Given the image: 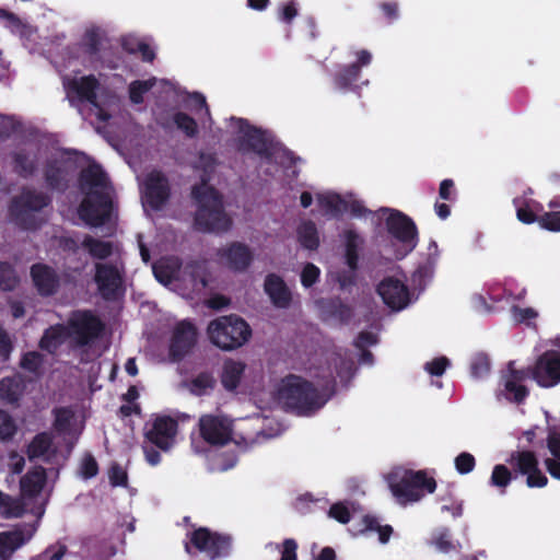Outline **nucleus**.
Instances as JSON below:
<instances>
[{"mask_svg":"<svg viewBox=\"0 0 560 560\" xmlns=\"http://www.w3.org/2000/svg\"><path fill=\"white\" fill-rule=\"evenodd\" d=\"M81 189L85 194L80 208V218L92 226L102 225L109 217L110 186L101 167L91 164L81 173Z\"/></svg>","mask_w":560,"mask_h":560,"instance_id":"1","label":"nucleus"},{"mask_svg":"<svg viewBox=\"0 0 560 560\" xmlns=\"http://www.w3.org/2000/svg\"><path fill=\"white\" fill-rule=\"evenodd\" d=\"M102 330L101 322L88 312L73 313L69 319L68 328L55 325L46 329L39 347L48 352H54L69 336L78 345H88L96 338Z\"/></svg>","mask_w":560,"mask_h":560,"instance_id":"2","label":"nucleus"},{"mask_svg":"<svg viewBox=\"0 0 560 560\" xmlns=\"http://www.w3.org/2000/svg\"><path fill=\"white\" fill-rule=\"evenodd\" d=\"M197 202L195 226L202 232H224L231 226V219L223 210L219 194L206 183L192 189Z\"/></svg>","mask_w":560,"mask_h":560,"instance_id":"3","label":"nucleus"},{"mask_svg":"<svg viewBox=\"0 0 560 560\" xmlns=\"http://www.w3.org/2000/svg\"><path fill=\"white\" fill-rule=\"evenodd\" d=\"M278 401L299 415H310L324 406L328 397H323L303 378L291 375L282 380L277 390Z\"/></svg>","mask_w":560,"mask_h":560,"instance_id":"4","label":"nucleus"},{"mask_svg":"<svg viewBox=\"0 0 560 560\" xmlns=\"http://www.w3.org/2000/svg\"><path fill=\"white\" fill-rule=\"evenodd\" d=\"M389 489L398 503L406 505L419 501L424 490L432 493L436 483L423 471H411L401 468L394 469L387 476Z\"/></svg>","mask_w":560,"mask_h":560,"instance_id":"5","label":"nucleus"},{"mask_svg":"<svg viewBox=\"0 0 560 560\" xmlns=\"http://www.w3.org/2000/svg\"><path fill=\"white\" fill-rule=\"evenodd\" d=\"M207 332L210 341L224 351L242 347L252 334L247 323L236 315L221 316L211 320Z\"/></svg>","mask_w":560,"mask_h":560,"instance_id":"6","label":"nucleus"},{"mask_svg":"<svg viewBox=\"0 0 560 560\" xmlns=\"http://www.w3.org/2000/svg\"><path fill=\"white\" fill-rule=\"evenodd\" d=\"M65 85L70 100L78 97L81 101H88L90 103V115H94L103 121L109 118V114L100 107L95 101V89L98 86V83L93 75L71 79L67 81Z\"/></svg>","mask_w":560,"mask_h":560,"instance_id":"7","label":"nucleus"},{"mask_svg":"<svg viewBox=\"0 0 560 560\" xmlns=\"http://www.w3.org/2000/svg\"><path fill=\"white\" fill-rule=\"evenodd\" d=\"M208 279L209 273L205 264L196 261L187 264L177 275L175 291L190 298L191 294L201 292L208 285Z\"/></svg>","mask_w":560,"mask_h":560,"instance_id":"8","label":"nucleus"},{"mask_svg":"<svg viewBox=\"0 0 560 560\" xmlns=\"http://www.w3.org/2000/svg\"><path fill=\"white\" fill-rule=\"evenodd\" d=\"M47 205L48 198L45 195L27 190L14 200L11 212L19 224L25 229H33L35 225L30 220L31 213L39 211Z\"/></svg>","mask_w":560,"mask_h":560,"instance_id":"9","label":"nucleus"},{"mask_svg":"<svg viewBox=\"0 0 560 560\" xmlns=\"http://www.w3.org/2000/svg\"><path fill=\"white\" fill-rule=\"evenodd\" d=\"M218 261L234 271H245L254 259L252 248L241 242H232L217 250Z\"/></svg>","mask_w":560,"mask_h":560,"instance_id":"10","label":"nucleus"},{"mask_svg":"<svg viewBox=\"0 0 560 560\" xmlns=\"http://www.w3.org/2000/svg\"><path fill=\"white\" fill-rule=\"evenodd\" d=\"M236 128V142L240 151H254L258 154L267 152L270 139L265 132L253 128L243 119L234 120Z\"/></svg>","mask_w":560,"mask_h":560,"instance_id":"11","label":"nucleus"},{"mask_svg":"<svg viewBox=\"0 0 560 560\" xmlns=\"http://www.w3.org/2000/svg\"><path fill=\"white\" fill-rule=\"evenodd\" d=\"M170 197V186L166 177L160 172H151L144 182L142 203L154 210H160Z\"/></svg>","mask_w":560,"mask_h":560,"instance_id":"12","label":"nucleus"},{"mask_svg":"<svg viewBox=\"0 0 560 560\" xmlns=\"http://www.w3.org/2000/svg\"><path fill=\"white\" fill-rule=\"evenodd\" d=\"M534 380L544 387H551L560 382V353L547 351L541 354L533 371Z\"/></svg>","mask_w":560,"mask_h":560,"instance_id":"13","label":"nucleus"},{"mask_svg":"<svg viewBox=\"0 0 560 560\" xmlns=\"http://www.w3.org/2000/svg\"><path fill=\"white\" fill-rule=\"evenodd\" d=\"M199 429L205 441L213 445H223L231 439V423L220 416H202L199 419Z\"/></svg>","mask_w":560,"mask_h":560,"instance_id":"14","label":"nucleus"},{"mask_svg":"<svg viewBox=\"0 0 560 560\" xmlns=\"http://www.w3.org/2000/svg\"><path fill=\"white\" fill-rule=\"evenodd\" d=\"M94 280L102 296L110 299L122 284L121 269L117 265L98 262L95 265Z\"/></svg>","mask_w":560,"mask_h":560,"instance_id":"15","label":"nucleus"},{"mask_svg":"<svg viewBox=\"0 0 560 560\" xmlns=\"http://www.w3.org/2000/svg\"><path fill=\"white\" fill-rule=\"evenodd\" d=\"M388 211L389 215L386 219V226L388 232L398 241L413 248L416 245L417 230L413 222L396 210L384 209Z\"/></svg>","mask_w":560,"mask_h":560,"instance_id":"16","label":"nucleus"},{"mask_svg":"<svg viewBox=\"0 0 560 560\" xmlns=\"http://www.w3.org/2000/svg\"><path fill=\"white\" fill-rule=\"evenodd\" d=\"M197 342V330L187 322L179 323L173 334L170 354L173 360H182L187 355Z\"/></svg>","mask_w":560,"mask_h":560,"instance_id":"17","label":"nucleus"},{"mask_svg":"<svg viewBox=\"0 0 560 560\" xmlns=\"http://www.w3.org/2000/svg\"><path fill=\"white\" fill-rule=\"evenodd\" d=\"M191 544L210 559H215L228 552L230 541L225 537L210 533L207 528H199L194 532Z\"/></svg>","mask_w":560,"mask_h":560,"instance_id":"18","label":"nucleus"},{"mask_svg":"<svg viewBox=\"0 0 560 560\" xmlns=\"http://www.w3.org/2000/svg\"><path fill=\"white\" fill-rule=\"evenodd\" d=\"M384 303L394 311H400L409 304L407 287L397 279L386 278L377 287Z\"/></svg>","mask_w":560,"mask_h":560,"instance_id":"19","label":"nucleus"},{"mask_svg":"<svg viewBox=\"0 0 560 560\" xmlns=\"http://www.w3.org/2000/svg\"><path fill=\"white\" fill-rule=\"evenodd\" d=\"M176 422L167 417L154 421L151 430L147 432L148 440L163 451L171 448L176 434Z\"/></svg>","mask_w":560,"mask_h":560,"instance_id":"20","label":"nucleus"},{"mask_svg":"<svg viewBox=\"0 0 560 560\" xmlns=\"http://www.w3.org/2000/svg\"><path fill=\"white\" fill-rule=\"evenodd\" d=\"M31 276L37 291L42 295L54 294L59 287V277L56 271L43 264H36L31 268Z\"/></svg>","mask_w":560,"mask_h":560,"instance_id":"21","label":"nucleus"},{"mask_svg":"<svg viewBox=\"0 0 560 560\" xmlns=\"http://www.w3.org/2000/svg\"><path fill=\"white\" fill-rule=\"evenodd\" d=\"M265 291L272 304L278 308H288L292 301V294L284 281L277 275H268L265 279Z\"/></svg>","mask_w":560,"mask_h":560,"instance_id":"22","label":"nucleus"},{"mask_svg":"<svg viewBox=\"0 0 560 560\" xmlns=\"http://www.w3.org/2000/svg\"><path fill=\"white\" fill-rule=\"evenodd\" d=\"M182 265L175 257L161 258L153 265V273L159 282L171 285L175 291L177 275L182 272Z\"/></svg>","mask_w":560,"mask_h":560,"instance_id":"23","label":"nucleus"},{"mask_svg":"<svg viewBox=\"0 0 560 560\" xmlns=\"http://www.w3.org/2000/svg\"><path fill=\"white\" fill-rule=\"evenodd\" d=\"M56 452L57 447L54 445L51 436L43 432L33 438L27 446L26 455L30 460L43 459L49 462Z\"/></svg>","mask_w":560,"mask_h":560,"instance_id":"24","label":"nucleus"},{"mask_svg":"<svg viewBox=\"0 0 560 560\" xmlns=\"http://www.w3.org/2000/svg\"><path fill=\"white\" fill-rule=\"evenodd\" d=\"M46 483V470L38 466L30 470L20 480L21 495L32 499L40 493Z\"/></svg>","mask_w":560,"mask_h":560,"instance_id":"25","label":"nucleus"},{"mask_svg":"<svg viewBox=\"0 0 560 560\" xmlns=\"http://www.w3.org/2000/svg\"><path fill=\"white\" fill-rule=\"evenodd\" d=\"M30 536H24L20 530L0 533V558L9 560L13 551L22 546Z\"/></svg>","mask_w":560,"mask_h":560,"instance_id":"26","label":"nucleus"},{"mask_svg":"<svg viewBox=\"0 0 560 560\" xmlns=\"http://www.w3.org/2000/svg\"><path fill=\"white\" fill-rule=\"evenodd\" d=\"M511 371L510 377L505 381V390L513 394V400L521 402L527 395V389L523 385H518V382L525 380L528 375L526 371H516L513 369V363L509 364Z\"/></svg>","mask_w":560,"mask_h":560,"instance_id":"27","label":"nucleus"},{"mask_svg":"<svg viewBox=\"0 0 560 560\" xmlns=\"http://www.w3.org/2000/svg\"><path fill=\"white\" fill-rule=\"evenodd\" d=\"M23 393V382L20 376L4 377L0 381V398L7 402H15Z\"/></svg>","mask_w":560,"mask_h":560,"instance_id":"28","label":"nucleus"},{"mask_svg":"<svg viewBox=\"0 0 560 560\" xmlns=\"http://www.w3.org/2000/svg\"><path fill=\"white\" fill-rule=\"evenodd\" d=\"M317 201L327 215L335 217L348 210V203L336 194L318 195Z\"/></svg>","mask_w":560,"mask_h":560,"instance_id":"29","label":"nucleus"},{"mask_svg":"<svg viewBox=\"0 0 560 560\" xmlns=\"http://www.w3.org/2000/svg\"><path fill=\"white\" fill-rule=\"evenodd\" d=\"M245 365L237 361H226L222 373V384L226 389L233 390L237 387Z\"/></svg>","mask_w":560,"mask_h":560,"instance_id":"30","label":"nucleus"},{"mask_svg":"<svg viewBox=\"0 0 560 560\" xmlns=\"http://www.w3.org/2000/svg\"><path fill=\"white\" fill-rule=\"evenodd\" d=\"M298 240L306 249H316L319 245V237L315 224L311 221L303 222L298 228Z\"/></svg>","mask_w":560,"mask_h":560,"instance_id":"31","label":"nucleus"},{"mask_svg":"<svg viewBox=\"0 0 560 560\" xmlns=\"http://www.w3.org/2000/svg\"><path fill=\"white\" fill-rule=\"evenodd\" d=\"M82 247L85 248L92 257L97 259H105L113 254L112 243L96 240L90 235L83 238Z\"/></svg>","mask_w":560,"mask_h":560,"instance_id":"32","label":"nucleus"},{"mask_svg":"<svg viewBox=\"0 0 560 560\" xmlns=\"http://www.w3.org/2000/svg\"><path fill=\"white\" fill-rule=\"evenodd\" d=\"M362 244L361 237L354 233L353 231H348L346 233V259L349 268L354 271L357 269L358 262V249Z\"/></svg>","mask_w":560,"mask_h":560,"instance_id":"33","label":"nucleus"},{"mask_svg":"<svg viewBox=\"0 0 560 560\" xmlns=\"http://www.w3.org/2000/svg\"><path fill=\"white\" fill-rule=\"evenodd\" d=\"M19 282L20 278L12 266L7 262H0V290H14Z\"/></svg>","mask_w":560,"mask_h":560,"instance_id":"34","label":"nucleus"},{"mask_svg":"<svg viewBox=\"0 0 560 560\" xmlns=\"http://www.w3.org/2000/svg\"><path fill=\"white\" fill-rule=\"evenodd\" d=\"M512 462H515L520 471L524 475L533 470L538 465V460L533 452H516L511 456Z\"/></svg>","mask_w":560,"mask_h":560,"instance_id":"35","label":"nucleus"},{"mask_svg":"<svg viewBox=\"0 0 560 560\" xmlns=\"http://www.w3.org/2000/svg\"><path fill=\"white\" fill-rule=\"evenodd\" d=\"M155 83V79L147 81H135L129 86L130 100L135 104H140L143 101V93L148 92Z\"/></svg>","mask_w":560,"mask_h":560,"instance_id":"36","label":"nucleus"},{"mask_svg":"<svg viewBox=\"0 0 560 560\" xmlns=\"http://www.w3.org/2000/svg\"><path fill=\"white\" fill-rule=\"evenodd\" d=\"M214 380L207 374H201L191 381L187 386L194 395L200 396L207 393L208 389L212 388Z\"/></svg>","mask_w":560,"mask_h":560,"instance_id":"37","label":"nucleus"},{"mask_svg":"<svg viewBox=\"0 0 560 560\" xmlns=\"http://www.w3.org/2000/svg\"><path fill=\"white\" fill-rule=\"evenodd\" d=\"M174 122L183 130L188 137H195L198 132L197 122L194 118L185 113H177L174 115Z\"/></svg>","mask_w":560,"mask_h":560,"instance_id":"38","label":"nucleus"},{"mask_svg":"<svg viewBox=\"0 0 560 560\" xmlns=\"http://www.w3.org/2000/svg\"><path fill=\"white\" fill-rule=\"evenodd\" d=\"M23 512L24 506L20 500L7 495V500L2 504L0 514L5 517H19Z\"/></svg>","mask_w":560,"mask_h":560,"instance_id":"39","label":"nucleus"},{"mask_svg":"<svg viewBox=\"0 0 560 560\" xmlns=\"http://www.w3.org/2000/svg\"><path fill=\"white\" fill-rule=\"evenodd\" d=\"M15 170L23 176L30 175L35 168L34 160L24 153L14 155Z\"/></svg>","mask_w":560,"mask_h":560,"instance_id":"40","label":"nucleus"},{"mask_svg":"<svg viewBox=\"0 0 560 560\" xmlns=\"http://www.w3.org/2000/svg\"><path fill=\"white\" fill-rule=\"evenodd\" d=\"M102 42V33L98 28H89L83 37V44L88 51L95 54L98 50V45Z\"/></svg>","mask_w":560,"mask_h":560,"instance_id":"41","label":"nucleus"},{"mask_svg":"<svg viewBox=\"0 0 560 560\" xmlns=\"http://www.w3.org/2000/svg\"><path fill=\"white\" fill-rule=\"evenodd\" d=\"M319 269L311 262H307L301 273V282L305 288L312 287L319 277Z\"/></svg>","mask_w":560,"mask_h":560,"instance_id":"42","label":"nucleus"},{"mask_svg":"<svg viewBox=\"0 0 560 560\" xmlns=\"http://www.w3.org/2000/svg\"><path fill=\"white\" fill-rule=\"evenodd\" d=\"M15 429L12 418L7 412L0 410V440L11 438Z\"/></svg>","mask_w":560,"mask_h":560,"instance_id":"43","label":"nucleus"},{"mask_svg":"<svg viewBox=\"0 0 560 560\" xmlns=\"http://www.w3.org/2000/svg\"><path fill=\"white\" fill-rule=\"evenodd\" d=\"M511 480V472L510 470L503 466L498 465L494 467L491 481L497 487H506Z\"/></svg>","mask_w":560,"mask_h":560,"instance_id":"44","label":"nucleus"},{"mask_svg":"<svg viewBox=\"0 0 560 560\" xmlns=\"http://www.w3.org/2000/svg\"><path fill=\"white\" fill-rule=\"evenodd\" d=\"M43 362V357L38 352L26 353L22 361L21 366L30 372H37Z\"/></svg>","mask_w":560,"mask_h":560,"instance_id":"45","label":"nucleus"},{"mask_svg":"<svg viewBox=\"0 0 560 560\" xmlns=\"http://www.w3.org/2000/svg\"><path fill=\"white\" fill-rule=\"evenodd\" d=\"M540 225L551 231H560V212H549L538 219Z\"/></svg>","mask_w":560,"mask_h":560,"instance_id":"46","label":"nucleus"},{"mask_svg":"<svg viewBox=\"0 0 560 560\" xmlns=\"http://www.w3.org/2000/svg\"><path fill=\"white\" fill-rule=\"evenodd\" d=\"M13 343L11 337L5 329L0 325V357L5 361L9 359Z\"/></svg>","mask_w":560,"mask_h":560,"instance_id":"47","label":"nucleus"},{"mask_svg":"<svg viewBox=\"0 0 560 560\" xmlns=\"http://www.w3.org/2000/svg\"><path fill=\"white\" fill-rule=\"evenodd\" d=\"M455 465L460 474H467L472 470L475 465L474 456L468 453H462L455 459Z\"/></svg>","mask_w":560,"mask_h":560,"instance_id":"48","label":"nucleus"},{"mask_svg":"<svg viewBox=\"0 0 560 560\" xmlns=\"http://www.w3.org/2000/svg\"><path fill=\"white\" fill-rule=\"evenodd\" d=\"M448 364H450L448 359L445 357H441V358L434 359L433 361L427 363L425 370L432 375L441 376L444 373V371Z\"/></svg>","mask_w":560,"mask_h":560,"instance_id":"49","label":"nucleus"},{"mask_svg":"<svg viewBox=\"0 0 560 560\" xmlns=\"http://www.w3.org/2000/svg\"><path fill=\"white\" fill-rule=\"evenodd\" d=\"M527 475L526 483L528 487H544L547 485V477L539 470L538 465Z\"/></svg>","mask_w":560,"mask_h":560,"instance_id":"50","label":"nucleus"},{"mask_svg":"<svg viewBox=\"0 0 560 560\" xmlns=\"http://www.w3.org/2000/svg\"><path fill=\"white\" fill-rule=\"evenodd\" d=\"M547 446L553 457L560 460V435L553 428L549 429Z\"/></svg>","mask_w":560,"mask_h":560,"instance_id":"51","label":"nucleus"},{"mask_svg":"<svg viewBox=\"0 0 560 560\" xmlns=\"http://www.w3.org/2000/svg\"><path fill=\"white\" fill-rule=\"evenodd\" d=\"M72 419V412L67 409H59L56 411L55 428L58 431H66Z\"/></svg>","mask_w":560,"mask_h":560,"instance_id":"52","label":"nucleus"},{"mask_svg":"<svg viewBox=\"0 0 560 560\" xmlns=\"http://www.w3.org/2000/svg\"><path fill=\"white\" fill-rule=\"evenodd\" d=\"M489 371V360L485 355H478L471 364V373L475 377H480Z\"/></svg>","mask_w":560,"mask_h":560,"instance_id":"53","label":"nucleus"},{"mask_svg":"<svg viewBox=\"0 0 560 560\" xmlns=\"http://www.w3.org/2000/svg\"><path fill=\"white\" fill-rule=\"evenodd\" d=\"M511 312L516 323H523L527 319L535 318L537 316V312L530 307L521 308L518 306H513L511 308Z\"/></svg>","mask_w":560,"mask_h":560,"instance_id":"54","label":"nucleus"},{"mask_svg":"<svg viewBox=\"0 0 560 560\" xmlns=\"http://www.w3.org/2000/svg\"><path fill=\"white\" fill-rule=\"evenodd\" d=\"M329 515L343 524L350 521V512L341 503L334 504L329 510Z\"/></svg>","mask_w":560,"mask_h":560,"instance_id":"55","label":"nucleus"},{"mask_svg":"<svg viewBox=\"0 0 560 560\" xmlns=\"http://www.w3.org/2000/svg\"><path fill=\"white\" fill-rule=\"evenodd\" d=\"M360 72V66L357 63L351 65L345 73L339 77V84L342 88L348 86L353 80L357 79Z\"/></svg>","mask_w":560,"mask_h":560,"instance_id":"56","label":"nucleus"},{"mask_svg":"<svg viewBox=\"0 0 560 560\" xmlns=\"http://www.w3.org/2000/svg\"><path fill=\"white\" fill-rule=\"evenodd\" d=\"M97 474V463L91 455L83 458L82 475L84 478H92Z\"/></svg>","mask_w":560,"mask_h":560,"instance_id":"57","label":"nucleus"},{"mask_svg":"<svg viewBox=\"0 0 560 560\" xmlns=\"http://www.w3.org/2000/svg\"><path fill=\"white\" fill-rule=\"evenodd\" d=\"M109 479L113 486H121L127 481V474L121 467L114 465L109 470Z\"/></svg>","mask_w":560,"mask_h":560,"instance_id":"58","label":"nucleus"},{"mask_svg":"<svg viewBox=\"0 0 560 560\" xmlns=\"http://www.w3.org/2000/svg\"><path fill=\"white\" fill-rule=\"evenodd\" d=\"M377 342L376 335L369 332V331H362L358 336L355 340V346L360 349H364L366 346H372Z\"/></svg>","mask_w":560,"mask_h":560,"instance_id":"59","label":"nucleus"},{"mask_svg":"<svg viewBox=\"0 0 560 560\" xmlns=\"http://www.w3.org/2000/svg\"><path fill=\"white\" fill-rule=\"evenodd\" d=\"M296 542L293 539H287L283 542V550L280 560H296Z\"/></svg>","mask_w":560,"mask_h":560,"instance_id":"60","label":"nucleus"},{"mask_svg":"<svg viewBox=\"0 0 560 560\" xmlns=\"http://www.w3.org/2000/svg\"><path fill=\"white\" fill-rule=\"evenodd\" d=\"M15 130V122L12 118L0 115V138L11 135Z\"/></svg>","mask_w":560,"mask_h":560,"instance_id":"61","label":"nucleus"},{"mask_svg":"<svg viewBox=\"0 0 560 560\" xmlns=\"http://www.w3.org/2000/svg\"><path fill=\"white\" fill-rule=\"evenodd\" d=\"M545 466L549 474L560 480V460L557 458H546Z\"/></svg>","mask_w":560,"mask_h":560,"instance_id":"62","label":"nucleus"},{"mask_svg":"<svg viewBox=\"0 0 560 560\" xmlns=\"http://www.w3.org/2000/svg\"><path fill=\"white\" fill-rule=\"evenodd\" d=\"M434 545L442 552H448L454 547L453 544L451 542V540H448V538H447V536L445 534L440 535L435 539Z\"/></svg>","mask_w":560,"mask_h":560,"instance_id":"63","label":"nucleus"},{"mask_svg":"<svg viewBox=\"0 0 560 560\" xmlns=\"http://www.w3.org/2000/svg\"><path fill=\"white\" fill-rule=\"evenodd\" d=\"M207 305L213 310H220L229 305V300L222 295H217L207 301Z\"/></svg>","mask_w":560,"mask_h":560,"instance_id":"64","label":"nucleus"}]
</instances>
